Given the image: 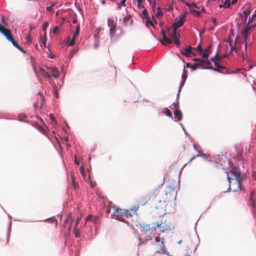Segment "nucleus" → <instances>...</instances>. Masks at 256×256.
<instances>
[{
  "label": "nucleus",
  "instance_id": "nucleus-33",
  "mask_svg": "<svg viewBox=\"0 0 256 256\" xmlns=\"http://www.w3.org/2000/svg\"><path fill=\"white\" fill-rule=\"evenodd\" d=\"M216 60H222V58L218 56V52L214 57L210 58V61H212L214 62H216Z\"/></svg>",
  "mask_w": 256,
  "mask_h": 256
},
{
  "label": "nucleus",
  "instance_id": "nucleus-35",
  "mask_svg": "<svg viewBox=\"0 0 256 256\" xmlns=\"http://www.w3.org/2000/svg\"><path fill=\"white\" fill-rule=\"evenodd\" d=\"M194 149L196 150H197V148H196V144H194ZM198 154L196 156H194V157H192L190 160V162H191L196 157H198L199 156H206V154H200L199 153H200V152L198 151Z\"/></svg>",
  "mask_w": 256,
  "mask_h": 256
},
{
  "label": "nucleus",
  "instance_id": "nucleus-26",
  "mask_svg": "<svg viewBox=\"0 0 256 256\" xmlns=\"http://www.w3.org/2000/svg\"><path fill=\"white\" fill-rule=\"evenodd\" d=\"M242 34L244 36V50L246 51V47H247V38H248V32H242Z\"/></svg>",
  "mask_w": 256,
  "mask_h": 256
},
{
  "label": "nucleus",
  "instance_id": "nucleus-56",
  "mask_svg": "<svg viewBox=\"0 0 256 256\" xmlns=\"http://www.w3.org/2000/svg\"><path fill=\"white\" fill-rule=\"evenodd\" d=\"M126 0H122L120 2V4L118 5L119 7L125 6V2Z\"/></svg>",
  "mask_w": 256,
  "mask_h": 256
},
{
  "label": "nucleus",
  "instance_id": "nucleus-18",
  "mask_svg": "<svg viewBox=\"0 0 256 256\" xmlns=\"http://www.w3.org/2000/svg\"><path fill=\"white\" fill-rule=\"evenodd\" d=\"M156 244L160 247V248L158 250V252L164 253L166 252V250L164 247V239H162L160 242Z\"/></svg>",
  "mask_w": 256,
  "mask_h": 256
},
{
  "label": "nucleus",
  "instance_id": "nucleus-14",
  "mask_svg": "<svg viewBox=\"0 0 256 256\" xmlns=\"http://www.w3.org/2000/svg\"><path fill=\"white\" fill-rule=\"evenodd\" d=\"M174 118L176 121L179 122L181 120L182 116V114L180 110L174 111Z\"/></svg>",
  "mask_w": 256,
  "mask_h": 256
},
{
  "label": "nucleus",
  "instance_id": "nucleus-38",
  "mask_svg": "<svg viewBox=\"0 0 256 256\" xmlns=\"http://www.w3.org/2000/svg\"><path fill=\"white\" fill-rule=\"evenodd\" d=\"M156 14V16H162L163 14V11L160 8L158 7L157 8V12Z\"/></svg>",
  "mask_w": 256,
  "mask_h": 256
},
{
  "label": "nucleus",
  "instance_id": "nucleus-44",
  "mask_svg": "<svg viewBox=\"0 0 256 256\" xmlns=\"http://www.w3.org/2000/svg\"><path fill=\"white\" fill-rule=\"evenodd\" d=\"M52 32L54 34H58L60 32V30L58 26H56L53 29Z\"/></svg>",
  "mask_w": 256,
  "mask_h": 256
},
{
  "label": "nucleus",
  "instance_id": "nucleus-12",
  "mask_svg": "<svg viewBox=\"0 0 256 256\" xmlns=\"http://www.w3.org/2000/svg\"><path fill=\"white\" fill-rule=\"evenodd\" d=\"M212 44H210L204 50V52L202 51V53L201 55L204 58H208V57L209 55L212 52Z\"/></svg>",
  "mask_w": 256,
  "mask_h": 256
},
{
  "label": "nucleus",
  "instance_id": "nucleus-41",
  "mask_svg": "<svg viewBox=\"0 0 256 256\" xmlns=\"http://www.w3.org/2000/svg\"><path fill=\"white\" fill-rule=\"evenodd\" d=\"M164 112L165 113L166 116L170 117L172 118H173L172 112L170 110L166 109Z\"/></svg>",
  "mask_w": 256,
  "mask_h": 256
},
{
  "label": "nucleus",
  "instance_id": "nucleus-8",
  "mask_svg": "<svg viewBox=\"0 0 256 256\" xmlns=\"http://www.w3.org/2000/svg\"><path fill=\"white\" fill-rule=\"evenodd\" d=\"M156 228H160V231L162 232L170 229V226L168 224L166 220L159 223L156 222Z\"/></svg>",
  "mask_w": 256,
  "mask_h": 256
},
{
  "label": "nucleus",
  "instance_id": "nucleus-25",
  "mask_svg": "<svg viewBox=\"0 0 256 256\" xmlns=\"http://www.w3.org/2000/svg\"><path fill=\"white\" fill-rule=\"evenodd\" d=\"M148 202V198L145 196H142L138 200V205L144 206Z\"/></svg>",
  "mask_w": 256,
  "mask_h": 256
},
{
  "label": "nucleus",
  "instance_id": "nucleus-29",
  "mask_svg": "<svg viewBox=\"0 0 256 256\" xmlns=\"http://www.w3.org/2000/svg\"><path fill=\"white\" fill-rule=\"evenodd\" d=\"M254 26H255V24L250 26L249 24H246V26L244 30H242V32H248V34L249 31L251 30V28L252 27H254Z\"/></svg>",
  "mask_w": 256,
  "mask_h": 256
},
{
  "label": "nucleus",
  "instance_id": "nucleus-17",
  "mask_svg": "<svg viewBox=\"0 0 256 256\" xmlns=\"http://www.w3.org/2000/svg\"><path fill=\"white\" fill-rule=\"evenodd\" d=\"M250 10H251L250 6L248 4H246L242 8V10L240 12V14L242 13L244 14L245 15V16H247L248 14H250Z\"/></svg>",
  "mask_w": 256,
  "mask_h": 256
},
{
  "label": "nucleus",
  "instance_id": "nucleus-32",
  "mask_svg": "<svg viewBox=\"0 0 256 256\" xmlns=\"http://www.w3.org/2000/svg\"><path fill=\"white\" fill-rule=\"evenodd\" d=\"M253 194H254V192H252L250 193V198L249 200V203L252 207H254V200L252 198Z\"/></svg>",
  "mask_w": 256,
  "mask_h": 256
},
{
  "label": "nucleus",
  "instance_id": "nucleus-47",
  "mask_svg": "<svg viewBox=\"0 0 256 256\" xmlns=\"http://www.w3.org/2000/svg\"><path fill=\"white\" fill-rule=\"evenodd\" d=\"M206 68V69H208V70H212L214 71H216V72H220V71L218 70L217 68H214L213 67L210 66H208L206 67V68Z\"/></svg>",
  "mask_w": 256,
  "mask_h": 256
},
{
  "label": "nucleus",
  "instance_id": "nucleus-4",
  "mask_svg": "<svg viewBox=\"0 0 256 256\" xmlns=\"http://www.w3.org/2000/svg\"><path fill=\"white\" fill-rule=\"evenodd\" d=\"M230 173L234 174L235 176L234 183L232 184V186L234 184H235L236 186V188H234L233 191L236 192L240 190H241V178L239 168L236 167L232 168V170H230Z\"/></svg>",
  "mask_w": 256,
  "mask_h": 256
},
{
  "label": "nucleus",
  "instance_id": "nucleus-40",
  "mask_svg": "<svg viewBox=\"0 0 256 256\" xmlns=\"http://www.w3.org/2000/svg\"><path fill=\"white\" fill-rule=\"evenodd\" d=\"M94 224H97L99 223L100 220L98 216H95L94 217H93L92 221Z\"/></svg>",
  "mask_w": 256,
  "mask_h": 256
},
{
  "label": "nucleus",
  "instance_id": "nucleus-51",
  "mask_svg": "<svg viewBox=\"0 0 256 256\" xmlns=\"http://www.w3.org/2000/svg\"><path fill=\"white\" fill-rule=\"evenodd\" d=\"M46 220L50 221L51 222H55L56 226L58 224V222H57L56 220L54 218H50V219H47Z\"/></svg>",
  "mask_w": 256,
  "mask_h": 256
},
{
  "label": "nucleus",
  "instance_id": "nucleus-1",
  "mask_svg": "<svg viewBox=\"0 0 256 256\" xmlns=\"http://www.w3.org/2000/svg\"><path fill=\"white\" fill-rule=\"evenodd\" d=\"M141 228V232L146 235L144 238H140V244H146L148 241L152 239V233L154 232L156 228V226H150V224H142L140 225Z\"/></svg>",
  "mask_w": 256,
  "mask_h": 256
},
{
  "label": "nucleus",
  "instance_id": "nucleus-58",
  "mask_svg": "<svg viewBox=\"0 0 256 256\" xmlns=\"http://www.w3.org/2000/svg\"><path fill=\"white\" fill-rule=\"evenodd\" d=\"M80 25H79V24H78V25L76 26V32H76V33L79 34V33H80Z\"/></svg>",
  "mask_w": 256,
  "mask_h": 256
},
{
  "label": "nucleus",
  "instance_id": "nucleus-23",
  "mask_svg": "<svg viewBox=\"0 0 256 256\" xmlns=\"http://www.w3.org/2000/svg\"><path fill=\"white\" fill-rule=\"evenodd\" d=\"M177 99L176 102H174L171 106L170 107L172 110H178L179 109V104L178 102V98L179 96V94H177Z\"/></svg>",
  "mask_w": 256,
  "mask_h": 256
},
{
  "label": "nucleus",
  "instance_id": "nucleus-39",
  "mask_svg": "<svg viewBox=\"0 0 256 256\" xmlns=\"http://www.w3.org/2000/svg\"><path fill=\"white\" fill-rule=\"evenodd\" d=\"M74 236L76 238H78L80 236V230L78 229L77 227L74 228Z\"/></svg>",
  "mask_w": 256,
  "mask_h": 256
},
{
  "label": "nucleus",
  "instance_id": "nucleus-60",
  "mask_svg": "<svg viewBox=\"0 0 256 256\" xmlns=\"http://www.w3.org/2000/svg\"><path fill=\"white\" fill-rule=\"evenodd\" d=\"M212 22L214 26H216V18H212Z\"/></svg>",
  "mask_w": 256,
  "mask_h": 256
},
{
  "label": "nucleus",
  "instance_id": "nucleus-16",
  "mask_svg": "<svg viewBox=\"0 0 256 256\" xmlns=\"http://www.w3.org/2000/svg\"><path fill=\"white\" fill-rule=\"evenodd\" d=\"M48 69L50 70V72L52 76L55 78H57L59 76V72L58 70L54 67L48 68Z\"/></svg>",
  "mask_w": 256,
  "mask_h": 256
},
{
  "label": "nucleus",
  "instance_id": "nucleus-49",
  "mask_svg": "<svg viewBox=\"0 0 256 256\" xmlns=\"http://www.w3.org/2000/svg\"><path fill=\"white\" fill-rule=\"evenodd\" d=\"M92 218H93V216L92 215L90 214L89 216H88L86 218V224L88 222L89 220H90V221H92ZM86 224H84L85 225Z\"/></svg>",
  "mask_w": 256,
  "mask_h": 256
},
{
  "label": "nucleus",
  "instance_id": "nucleus-19",
  "mask_svg": "<svg viewBox=\"0 0 256 256\" xmlns=\"http://www.w3.org/2000/svg\"><path fill=\"white\" fill-rule=\"evenodd\" d=\"M156 244L160 247V248L158 250V252L164 253L166 252V250L164 247V239H162L160 242Z\"/></svg>",
  "mask_w": 256,
  "mask_h": 256
},
{
  "label": "nucleus",
  "instance_id": "nucleus-34",
  "mask_svg": "<svg viewBox=\"0 0 256 256\" xmlns=\"http://www.w3.org/2000/svg\"><path fill=\"white\" fill-rule=\"evenodd\" d=\"M221 60H216V62H214V65L217 67L216 68L218 70V69H220V70H224L225 69V68L223 66H220L219 64H218V62L220 61Z\"/></svg>",
  "mask_w": 256,
  "mask_h": 256
},
{
  "label": "nucleus",
  "instance_id": "nucleus-28",
  "mask_svg": "<svg viewBox=\"0 0 256 256\" xmlns=\"http://www.w3.org/2000/svg\"><path fill=\"white\" fill-rule=\"evenodd\" d=\"M35 127L42 133L45 134L46 132L45 130L40 124H38V123L35 124Z\"/></svg>",
  "mask_w": 256,
  "mask_h": 256
},
{
  "label": "nucleus",
  "instance_id": "nucleus-36",
  "mask_svg": "<svg viewBox=\"0 0 256 256\" xmlns=\"http://www.w3.org/2000/svg\"><path fill=\"white\" fill-rule=\"evenodd\" d=\"M71 180H72V186H74V187L75 188H76L78 186V184L75 181L74 178L72 174L71 175Z\"/></svg>",
  "mask_w": 256,
  "mask_h": 256
},
{
  "label": "nucleus",
  "instance_id": "nucleus-48",
  "mask_svg": "<svg viewBox=\"0 0 256 256\" xmlns=\"http://www.w3.org/2000/svg\"><path fill=\"white\" fill-rule=\"evenodd\" d=\"M166 194H168V192H174V188L170 186L167 187V190H166Z\"/></svg>",
  "mask_w": 256,
  "mask_h": 256
},
{
  "label": "nucleus",
  "instance_id": "nucleus-52",
  "mask_svg": "<svg viewBox=\"0 0 256 256\" xmlns=\"http://www.w3.org/2000/svg\"><path fill=\"white\" fill-rule=\"evenodd\" d=\"M48 26V23L47 22H45L44 24L43 27H42V30L44 32L46 30Z\"/></svg>",
  "mask_w": 256,
  "mask_h": 256
},
{
  "label": "nucleus",
  "instance_id": "nucleus-20",
  "mask_svg": "<svg viewBox=\"0 0 256 256\" xmlns=\"http://www.w3.org/2000/svg\"><path fill=\"white\" fill-rule=\"evenodd\" d=\"M73 222V218L72 216V214L70 213L67 216V218L64 220V228L67 226V224L70 222V224H72Z\"/></svg>",
  "mask_w": 256,
  "mask_h": 256
},
{
  "label": "nucleus",
  "instance_id": "nucleus-10",
  "mask_svg": "<svg viewBox=\"0 0 256 256\" xmlns=\"http://www.w3.org/2000/svg\"><path fill=\"white\" fill-rule=\"evenodd\" d=\"M187 248L190 252L192 251H195L197 248V244L193 243L191 240H188L187 242Z\"/></svg>",
  "mask_w": 256,
  "mask_h": 256
},
{
  "label": "nucleus",
  "instance_id": "nucleus-62",
  "mask_svg": "<svg viewBox=\"0 0 256 256\" xmlns=\"http://www.w3.org/2000/svg\"><path fill=\"white\" fill-rule=\"evenodd\" d=\"M205 64H206L208 66H210L211 64L210 60H205Z\"/></svg>",
  "mask_w": 256,
  "mask_h": 256
},
{
  "label": "nucleus",
  "instance_id": "nucleus-43",
  "mask_svg": "<svg viewBox=\"0 0 256 256\" xmlns=\"http://www.w3.org/2000/svg\"><path fill=\"white\" fill-rule=\"evenodd\" d=\"M237 152L238 156H240L242 155V146H240L238 148H237Z\"/></svg>",
  "mask_w": 256,
  "mask_h": 256
},
{
  "label": "nucleus",
  "instance_id": "nucleus-3",
  "mask_svg": "<svg viewBox=\"0 0 256 256\" xmlns=\"http://www.w3.org/2000/svg\"><path fill=\"white\" fill-rule=\"evenodd\" d=\"M0 32L2 33L6 38L8 40L11 42L12 44L18 48L21 52L26 53V52L18 44L17 42L13 38L12 32L9 29L6 28L0 24Z\"/></svg>",
  "mask_w": 256,
  "mask_h": 256
},
{
  "label": "nucleus",
  "instance_id": "nucleus-53",
  "mask_svg": "<svg viewBox=\"0 0 256 256\" xmlns=\"http://www.w3.org/2000/svg\"><path fill=\"white\" fill-rule=\"evenodd\" d=\"M230 36H231V35L230 34L228 37V38L226 40V42L230 44V47L231 48V46L234 45V44L232 43V40L230 38Z\"/></svg>",
  "mask_w": 256,
  "mask_h": 256
},
{
  "label": "nucleus",
  "instance_id": "nucleus-30",
  "mask_svg": "<svg viewBox=\"0 0 256 256\" xmlns=\"http://www.w3.org/2000/svg\"><path fill=\"white\" fill-rule=\"evenodd\" d=\"M132 17H124V22L125 24L127 25L128 22L130 23V24H132V20H131Z\"/></svg>",
  "mask_w": 256,
  "mask_h": 256
},
{
  "label": "nucleus",
  "instance_id": "nucleus-54",
  "mask_svg": "<svg viewBox=\"0 0 256 256\" xmlns=\"http://www.w3.org/2000/svg\"><path fill=\"white\" fill-rule=\"evenodd\" d=\"M197 68H198V66H197L196 63H195L194 64H193L190 66V68L192 70H195Z\"/></svg>",
  "mask_w": 256,
  "mask_h": 256
},
{
  "label": "nucleus",
  "instance_id": "nucleus-13",
  "mask_svg": "<svg viewBox=\"0 0 256 256\" xmlns=\"http://www.w3.org/2000/svg\"><path fill=\"white\" fill-rule=\"evenodd\" d=\"M238 0H232L231 2H230V0H225V2H224L222 4H220V8H229L230 5L234 4Z\"/></svg>",
  "mask_w": 256,
  "mask_h": 256
},
{
  "label": "nucleus",
  "instance_id": "nucleus-55",
  "mask_svg": "<svg viewBox=\"0 0 256 256\" xmlns=\"http://www.w3.org/2000/svg\"><path fill=\"white\" fill-rule=\"evenodd\" d=\"M80 172L82 174V176L84 177L86 176V174H85V172H84V170L83 168L82 167H80Z\"/></svg>",
  "mask_w": 256,
  "mask_h": 256
},
{
  "label": "nucleus",
  "instance_id": "nucleus-46",
  "mask_svg": "<svg viewBox=\"0 0 256 256\" xmlns=\"http://www.w3.org/2000/svg\"><path fill=\"white\" fill-rule=\"evenodd\" d=\"M196 50H198L199 52L200 55L202 54L203 50L200 43L198 46L196 48Z\"/></svg>",
  "mask_w": 256,
  "mask_h": 256
},
{
  "label": "nucleus",
  "instance_id": "nucleus-57",
  "mask_svg": "<svg viewBox=\"0 0 256 256\" xmlns=\"http://www.w3.org/2000/svg\"><path fill=\"white\" fill-rule=\"evenodd\" d=\"M75 43V40H71L68 42V44L69 46H73Z\"/></svg>",
  "mask_w": 256,
  "mask_h": 256
},
{
  "label": "nucleus",
  "instance_id": "nucleus-21",
  "mask_svg": "<svg viewBox=\"0 0 256 256\" xmlns=\"http://www.w3.org/2000/svg\"><path fill=\"white\" fill-rule=\"evenodd\" d=\"M193 60L194 62H196V64L198 67L202 66V68H204V66L205 65V60H201L198 58H194L193 59Z\"/></svg>",
  "mask_w": 256,
  "mask_h": 256
},
{
  "label": "nucleus",
  "instance_id": "nucleus-5",
  "mask_svg": "<svg viewBox=\"0 0 256 256\" xmlns=\"http://www.w3.org/2000/svg\"><path fill=\"white\" fill-rule=\"evenodd\" d=\"M108 24L110 28V35L112 38L116 31V22L114 19L110 18L108 20Z\"/></svg>",
  "mask_w": 256,
  "mask_h": 256
},
{
  "label": "nucleus",
  "instance_id": "nucleus-59",
  "mask_svg": "<svg viewBox=\"0 0 256 256\" xmlns=\"http://www.w3.org/2000/svg\"><path fill=\"white\" fill-rule=\"evenodd\" d=\"M54 6V4L51 5L49 6H48L46 8V10L48 11H52L53 8V6Z\"/></svg>",
  "mask_w": 256,
  "mask_h": 256
},
{
  "label": "nucleus",
  "instance_id": "nucleus-45",
  "mask_svg": "<svg viewBox=\"0 0 256 256\" xmlns=\"http://www.w3.org/2000/svg\"><path fill=\"white\" fill-rule=\"evenodd\" d=\"M82 219V215H80L78 216L76 222V224L74 227H78V224H79L80 222Z\"/></svg>",
  "mask_w": 256,
  "mask_h": 256
},
{
  "label": "nucleus",
  "instance_id": "nucleus-11",
  "mask_svg": "<svg viewBox=\"0 0 256 256\" xmlns=\"http://www.w3.org/2000/svg\"><path fill=\"white\" fill-rule=\"evenodd\" d=\"M163 40H161L160 42L164 45H166V44H172V41L166 37V34L164 30H162Z\"/></svg>",
  "mask_w": 256,
  "mask_h": 256
},
{
  "label": "nucleus",
  "instance_id": "nucleus-2",
  "mask_svg": "<svg viewBox=\"0 0 256 256\" xmlns=\"http://www.w3.org/2000/svg\"><path fill=\"white\" fill-rule=\"evenodd\" d=\"M112 208L114 210L113 214L116 216V218L123 222H126V218H130L132 216L133 214L128 210H122L116 206H113Z\"/></svg>",
  "mask_w": 256,
  "mask_h": 256
},
{
  "label": "nucleus",
  "instance_id": "nucleus-7",
  "mask_svg": "<svg viewBox=\"0 0 256 256\" xmlns=\"http://www.w3.org/2000/svg\"><path fill=\"white\" fill-rule=\"evenodd\" d=\"M241 38L239 36H236L235 39V42L234 45L231 46L230 52L235 50L238 53V50L241 47Z\"/></svg>",
  "mask_w": 256,
  "mask_h": 256
},
{
  "label": "nucleus",
  "instance_id": "nucleus-42",
  "mask_svg": "<svg viewBox=\"0 0 256 256\" xmlns=\"http://www.w3.org/2000/svg\"><path fill=\"white\" fill-rule=\"evenodd\" d=\"M175 44L178 47L180 46V40H179V36L173 39Z\"/></svg>",
  "mask_w": 256,
  "mask_h": 256
},
{
  "label": "nucleus",
  "instance_id": "nucleus-37",
  "mask_svg": "<svg viewBox=\"0 0 256 256\" xmlns=\"http://www.w3.org/2000/svg\"><path fill=\"white\" fill-rule=\"evenodd\" d=\"M186 71L185 70V68L184 69V72H183V74H182V78L184 80V82H183V83H182V85L184 84V82L186 81V78L188 76V75H187V74H186Z\"/></svg>",
  "mask_w": 256,
  "mask_h": 256
},
{
  "label": "nucleus",
  "instance_id": "nucleus-9",
  "mask_svg": "<svg viewBox=\"0 0 256 256\" xmlns=\"http://www.w3.org/2000/svg\"><path fill=\"white\" fill-rule=\"evenodd\" d=\"M168 36L172 38L173 39L180 36L179 32H177V30H174L172 29V28L170 26L168 28Z\"/></svg>",
  "mask_w": 256,
  "mask_h": 256
},
{
  "label": "nucleus",
  "instance_id": "nucleus-6",
  "mask_svg": "<svg viewBox=\"0 0 256 256\" xmlns=\"http://www.w3.org/2000/svg\"><path fill=\"white\" fill-rule=\"evenodd\" d=\"M186 17H180V18L178 20H176L175 22L172 24L171 27L174 30H177L178 28L182 26L184 22H186Z\"/></svg>",
  "mask_w": 256,
  "mask_h": 256
},
{
  "label": "nucleus",
  "instance_id": "nucleus-27",
  "mask_svg": "<svg viewBox=\"0 0 256 256\" xmlns=\"http://www.w3.org/2000/svg\"><path fill=\"white\" fill-rule=\"evenodd\" d=\"M186 5L189 6L190 10H191L193 11V12H196V14H198V15L200 14V11H197V10H192L194 7H196V3L192 2L190 4H186Z\"/></svg>",
  "mask_w": 256,
  "mask_h": 256
},
{
  "label": "nucleus",
  "instance_id": "nucleus-61",
  "mask_svg": "<svg viewBox=\"0 0 256 256\" xmlns=\"http://www.w3.org/2000/svg\"><path fill=\"white\" fill-rule=\"evenodd\" d=\"M50 117L52 121H53L54 122H56V120L55 119L54 117L52 114H50Z\"/></svg>",
  "mask_w": 256,
  "mask_h": 256
},
{
  "label": "nucleus",
  "instance_id": "nucleus-63",
  "mask_svg": "<svg viewBox=\"0 0 256 256\" xmlns=\"http://www.w3.org/2000/svg\"><path fill=\"white\" fill-rule=\"evenodd\" d=\"M26 40H27L28 42H31V38L30 36V32H28V36L26 38Z\"/></svg>",
  "mask_w": 256,
  "mask_h": 256
},
{
  "label": "nucleus",
  "instance_id": "nucleus-15",
  "mask_svg": "<svg viewBox=\"0 0 256 256\" xmlns=\"http://www.w3.org/2000/svg\"><path fill=\"white\" fill-rule=\"evenodd\" d=\"M192 48L191 46H188L186 48H184L180 50L181 53L186 56H190L192 53Z\"/></svg>",
  "mask_w": 256,
  "mask_h": 256
},
{
  "label": "nucleus",
  "instance_id": "nucleus-24",
  "mask_svg": "<svg viewBox=\"0 0 256 256\" xmlns=\"http://www.w3.org/2000/svg\"><path fill=\"white\" fill-rule=\"evenodd\" d=\"M146 18V25L147 27H150V26H152L154 28H155L154 22L150 19V17H144Z\"/></svg>",
  "mask_w": 256,
  "mask_h": 256
},
{
  "label": "nucleus",
  "instance_id": "nucleus-64",
  "mask_svg": "<svg viewBox=\"0 0 256 256\" xmlns=\"http://www.w3.org/2000/svg\"><path fill=\"white\" fill-rule=\"evenodd\" d=\"M156 242L158 243L160 242V238L158 236H156L155 238Z\"/></svg>",
  "mask_w": 256,
  "mask_h": 256
},
{
  "label": "nucleus",
  "instance_id": "nucleus-31",
  "mask_svg": "<svg viewBox=\"0 0 256 256\" xmlns=\"http://www.w3.org/2000/svg\"><path fill=\"white\" fill-rule=\"evenodd\" d=\"M139 208L138 205H135L133 206L132 208L130 209L131 212L134 214H136V211L138 210Z\"/></svg>",
  "mask_w": 256,
  "mask_h": 256
},
{
  "label": "nucleus",
  "instance_id": "nucleus-50",
  "mask_svg": "<svg viewBox=\"0 0 256 256\" xmlns=\"http://www.w3.org/2000/svg\"><path fill=\"white\" fill-rule=\"evenodd\" d=\"M26 118V116L24 114H20L18 116V118L20 120H23Z\"/></svg>",
  "mask_w": 256,
  "mask_h": 256
},
{
  "label": "nucleus",
  "instance_id": "nucleus-22",
  "mask_svg": "<svg viewBox=\"0 0 256 256\" xmlns=\"http://www.w3.org/2000/svg\"><path fill=\"white\" fill-rule=\"evenodd\" d=\"M40 74L46 78V79H50V76L49 74L46 71V70L42 68H40L39 70Z\"/></svg>",
  "mask_w": 256,
  "mask_h": 256
}]
</instances>
